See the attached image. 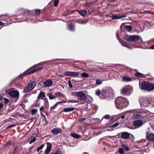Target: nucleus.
<instances>
[{"instance_id":"1","label":"nucleus","mask_w":154,"mask_h":154,"mask_svg":"<svg viewBox=\"0 0 154 154\" xmlns=\"http://www.w3.org/2000/svg\"><path fill=\"white\" fill-rule=\"evenodd\" d=\"M115 103L117 108L118 109L123 108L128 105L127 100L122 97L116 98L115 100Z\"/></svg>"},{"instance_id":"2","label":"nucleus","mask_w":154,"mask_h":154,"mask_svg":"<svg viewBox=\"0 0 154 154\" xmlns=\"http://www.w3.org/2000/svg\"><path fill=\"white\" fill-rule=\"evenodd\" d=\"M72 96H76L78 99L80 101L85 102L87 99L86 95L84 91H81L77 92H73L72 93Z\"/></svg>"},{"instance_id":"3","label":"nucleus","mask_w":154,"mask_h":154,"mask_svg":"<svg viewBox=\"0 0 154 154\" xmlns=\"http://www.w3.org/2000/svg\"><path fill=\"white\" fill-rule=\"evenodd\" d=\"M140 88L143 90L150 91L154 88V85L151 83H149L145 81H143L141 85L139 84Z\"/></svg>"},{"instance_id":"4","label":"nucleus","mask_w":154,"mask_h":154,"mask_svg":"<svg viewBox=\"0 0 154 154\" xmlns=\"http://www.w3.org/2000/svg\"><path fill=\"white\" fill-rule=\"evenodd\" d=\"M113 93V90L111 88H106L102 92L103 97L104 98H108L111 96Z\"/></svg>"},{"instance_id":"5","label":"nucleus","mask_w":154,"mask_h":154,"mask_svg":"<svg viewBox=\"0 0 154 154\" xmlns=\"http://www.w3.org/2000/svg\"><path fill=\"white\" fill-rule=\"evenodd\" d=\"M139 102L141 106H144L145 107L152 106L151 103H152V102L147 98H144L142 100L140 99L139 100Z\"/></svg>"},{"instance_id":"6","label":"nucleus","mask_w":154,"mask_h":154,"mask_svg":"<svg viewBox=\"0 0 154 154\" xmlns=\"http://www.w3.org/2000/svg\"><path fill=\"white\" fill-rule=\"evenodd\" d=\"M7 93H8V94L13 98L17 100L19 97V94L17 91L15 90H8L6 91Z\"/></svg>"},{"instance_id":"7","label":"nucleus","mask_w":154,"mask_h":154,"mask_svg":"<svg viewBox=\"0 0 154 154\" xmlns=\"http://www.w3.org/2000/svg\"><path fill=\"white\" fill-rule=\"evenodd\" d=\"M64 75L71 77H76L80 74L79 72L66 71L63 73Z\"/></svg>"},{"instance_id":"8","label":"nucleus","mask_w":154,"mask_h":154,"mask_svg":"<svg viewBox=\"0 0 154 154\" xmlns=\"http://www.w3.org/2000/svg\"><path fill=\"white\" fill-rule=\"evenodd\" d=\"M37 82L35 81H32L28 84L27 86V89L28 91L33 90Z\"/></svg>"},{"instance_id":"9","label":"nucleus","mask_w":154,"mask_h":154,"mask_svg":"<svg viewBox=\"0 0 154 154\" xmlns=\"http://www.w3.org/2000/svg\"><path fill=\"white\" fill-rule=\"evenodd\" d=\"M144 123L143 121L138 120L134 121L133 124L136 128H137L142 125Z\"/></svg>"},{"instance_id":"10","label":"nucleus","mask_w":154,"mask_h":154,"mask_svg":"<svg viewBox=\"0 0 154 154\" xmlns=\"http://www.w3.org/2000/svg\"><path fill=\"white\" fill-rule=\"evenodd\" d=\"M137 35H127L126 36L125 38L126 40L128 41L131 42H135L136 41V38H137Z\"/></svg>"},{"instance_id":"11","label":"nucleus","mask_w":154,"mask_h":154,"mask_svg":"<svg viewBox=\"0 0 154 154\" xmlns=\"http://www.w3.org/2000/svg\"><path fill=\"white\" fill-rule=\"evenodd\" d=\"M146 138L149 140L154 141V134L151 132H147L146 133Z\"/></svg>"},{"instance_id":"12","label":"nucleus","mask_w":154,"mask_h":154,"mask_svg":"<svg viewBox=\"0 0 154 154\" xmlns=\"http://www.w3.org/2000/svg\"><path fill=\"white\" fill-rule=\"evenodd\" d=\"M130 88L128 86H125L122 88L121 90V92L122 94L124 95L129 92Z\"/></svg>"},{"instance_id":"13","label":"nucleus","mask_w":154,"mask_h":154,"mask_svg":"<svg viewBox=\"0 0 154 154\" xmlns=\"http://www.w3.org/2000/svg\"><path fill=\"white\" fill-rule=\"evenodd\" d=\"M43 84L45 87H48L52 84L53 82L51 79H48L44 82Z\"/></svg>"},{"instance_id":"14","label":"nucleus","mask_w":154,"mask_h":154,"mask_svg":"<svg viewBox=\"0 0 154 154\" xmlns=\"http://www.w3.org/2000/svg\"><path fill=\"white\" fill-rule=\"evenodd\" d=\"M61 131L60 129L57 128H55L52 129L51 131L52 134L54 135H57Z\"/></svg>"},{"instance_id":"15","label":"nucleus","mask_w":154,"mask_h":154,"mask_svg":"<svg viewBox=\"0 0 154 154\" xmlns=\"http://www.w3.org/2000/svg\"><path fill=\"white\" fill-rule=\"evenodd\" d=\"M47 148L45 151V154H48L51 151V145L50 143H47Z\"/></svg>"},{"instance_id":"16","label":"nucleus","mask_w":154,"mask_h":154,"mask_svg":"<svg viewBox=\"0 0 154 154\" xmlns=\"http://www.w3.org/2000/svg\"><path fill=\"white\" fill-rule=\"evenodd\" d=\"M130 136V134L127 132H123L122 134L121 137L124 139H128Z\"/></svg>"},{"instance_id":"17","label":"nucleus","mask_w":154,"mask_h":154,"mask_svg":"<svg viewBox=\"0 0 154 154\" xmlns=\"http://www.w3.org/2000/svg\"><path fill=\"white\" fill-rule=\"evenodd\" d=\"M126 17V15H123L120 16H118L116 14H112L111 16V18L113 20L119 19Z\"/></svg>"},{"instance_id":"18","label":"nucleus","mask_w":154,"mask_h":154,"mask_svg":"<svg viewBox=\"0 0 154 154\" xmlns=\"http://www.w3.org/2000/svg\"><path fill=\"white\" fill-rule=\"evenodd\" d=\"M77 11L80 15L83 17L85 16L87 13V11L85 10L81 11Z\"/></svg>"},{"instance_id":"19","label":"nucleus","mask_w":154,"mask_h":154,"mask_svg":"<svg viewBox=\"0 0 154 154\" xmlns=\"http://www.w3.org/2000/svg\"><path fill=\"white\" fill-rule=\"evenodd\" d=\"M47 96L48 97V98L49 99L51 100H53L55 99L56 98L57 96L54 95H53L51 93H48L47 94Z\"/></svg>"},{"instance_id":"20","label":"nucleus","mask_w":154,"mask_h":154,"mask_svg":"<svg viewBox=\"0 0 154 154\" xmlns=\"http://www.w3.org/2000/svg\"><path fill=\"white\" fill-rule=\"evenodd\" d=\"M36 72V69H35L32 70L27 73H26V72H25L23 73L22 74V75H26L30 74Z\"/></svg>"},{"instance_id":"21","label":"nucleus","mask_w":154,"mask_h":154,"mask_svg":"<svg viewBox=\"0 0 154 154\" xmlns=\"http://www.w3.org/2000/svg\"><path fill=\"white\" fill-rule=\"evenodd\" d=\"M122 80L123 81L129 82L131 80V79L130 77L124 76L122 77Z\"/></svg>"},{"instance_id":"22","label":"nucleus","mask_w":154,"mask_h":154,"mask_svg":"<svg viewBox=\"0 0 154 154\" xmlns=\"http://www.w3.org/2000/svg\"><path fill=\"white\" fill-rule=\"evenodd\" d=\"M135 75L138 77V78H143L145 77V76L142 73H141L139 72H137L135 74Z\"/></svg>"},{"instance_id":"23","label":"nucleus","mask_w":154,"mask_h":154,"mask_svg":"<svg viewBox=\"0 0 154 154\" xmlns=\"http://www.w3.org/2000/svg\"><path fill=\"white\" fill-rule=\"evenodd\" d=\"M135 119H140L141 118V115L138 113H136L134 114L132 116Z\"/></svg>"},{"instance_id":"24","label":"nucleus","mask_w":154,"mask_h":154,"mask_svg":"<svg viewBox=\"0 0 154 154\" xmlns=\"http://www.w3.org/2000/svg\"><path fill=\"white\" fill-rule=\"evenodd\" d=\"M71 136L73 137L74 138L79 139L81 138V136L78 134H76L74 133H71L70 134Z\"/></svg>"},{"instance_id":"25","label":"nucleus","mask_w":154,"mask_h":154,"mask_svg":"<svg viewBox=\"0 0 154 154\" xmlns=\"http://www.w3.org/2000/svg\"><path fill=\"white\" fill-rule=\"evenodd\" d=\"M68 26L69 29L70 31H73L75 27L71 23H69L68 24Z\"/></svg>"},{"instance_id":"26","label":"nucleus","mask_w":154,"mask_h":154,"mask_svg":"<svg viewBox=\"0 0 154 154\" xmlns=\"http://www.w3.org/2000/svg\"><path fill=\"white\" fill-rule=\"evenodd\" d=\"M75 108H65L63 109V111L64 112H68L73 111Z\"/></svg>"},{"instance_id":"27","label":"nucleus","mask_w":154,"mask_h":154,"mask_svg":"<svg viewBox=\"0 0 154 154\" xmlns=\"http://www.w3.org/2000/svg\"><path fill=\"white\" fill-rule=\"evenodd\" d=\"M88 19H87L86 20H78L76 21V22L79 23L81 24H84L86 23L88 21Z\"/></svg>"},{"instance_id":"28","label":"nucleus","mask_w":154,"mask_h":154,"mask_svg":"<svg viewBox=\"0 0 154 154\" xmlns=\"http://www.w3.org/2000/svg\"><path fill=\"white\" fill-rule=\"evenodd\" d=\"M45 96V93L43 91H40L37 97V98H39L41 97H44Z\"/></svg>"},{"instance_id":"29","label":"nucleus","mask_w":154,"mask_h":154,"mask_svg":"<svg viewBox=\"0 0 154 154\" xmlns=\"http://www.w3.org/2000/svg\"><path fill=\"white\" fill-rule=\"evenodd\" d=\"M137 38H136V41L138 43H140L142 42V39L141 37L138 35H137Z\"/></svg>"},{"instance_id":"30","label":"nucleus","mask_w":154,"mask_h":154,"mask_svg":"<svg viewBox=\"0 0 154 154\" xmlns=\"http://www.w3.org/2000/svg\"><path fill=\"white\" fill-rule=\"evenodd\" d=\"M125 27L126 30L128 31H130L132 29L131 26L129 25H125Z\"/></svg>"},{"instance_id":"31","label":"nucleus","mask_w":154,"mask_h":154,"mask_svg":"<svg viewBox=\"0 0 154 154\" xmlns=\"http://www.w3.org/2000/svg\"><path fill=\"white\" fill-rule=\"evenodd\" d=\"M81 76L84 78H87L89 76V75L86 72H83L81 74Z\"/></svg>"},{"instance_id":"32","label":"nucleus","mask_w":154,"mask_h":154,"mask_svg":"<svg viewBox=\"0 0 154 154\" xmlns=\"http://www.w3.org/2000/svg\"><path fill=\"white\" fill-rule=\"evenodd\" d=\"M119 125V123L118 122H116L115 124L111 126L110 127V128H114L118 126Z\"/></svg>"},{"instance_id":"33","label":"nucleus","mask_w":154,"mask_h":154,"mask_svg":"<svg viewBox=\"0 0 154 154\" xmlns=\"http://www.w3.org/2000/svg\"><path fill=\"white\" fill-rule=\"evenodd\" d=\"M122 147L126 151H128L129 150V147L125 145H122Z\"/></svg>"},{"instance_id":"34","label":"nucleus","mask_w":154,"mask_h":154,"mask_svg":"<svg viewBox=\"0 0 154 154\" xmlns=\"http://www.w3.org/2000/svg\"><path fill=\"white\" fill-rule=\"evenodd\" d=\"M44 144H42V145H41L40 146H39L37 149V152H38L40 150L42 149L43 147L44 146Z\"/></svg>"},{"instance_id":"35","label":"nucleus","mask_w":154,"mask_h":154,"mask_svg":"<svg viewBox=\"0 0 154 154\" xmlns=\"http://www.w3.org/2000/svg\"><path fill=\"white\" fill-rule=\"evenodd\" d=\"M102 83V81L101 80L97 79L96 80V84L97 85H100Z\"/></svg>"},{"instance_id":"36","label":"nucleus","mask_w":154,"mask_h":154,"mask_svg":"<svg viewBox=\"0 0 154 154\" xmlns=\"http://www.w3.org/2000/svg\"><path fill=\"white\" fill-rule=\"evenodd\" d=\"M58 104L57 103H55L54 105L53 106H51V107L50 108V110H53V109H55L57 106Z\"/></svg>"},{"instance_id":"37","label":"nucleus","mask_w":154,"mask_h":154,"mask_svg":"<svg viewBox=\"0 0 154 154\" xmlns=\"http://www.w3.org/2000/svg\"><path fill=\"white\" fill-rule=\"evenodd\" d=\"M55 94L56 95L55 96L57 97V96H63V95L60 92H57L55 93Z\"/></svg>"},{"instance_id":"38","label":"nucleus","mask_w":154,"mask_h":154,"mask_svg":"<svg viewBox=\"0 0 154 154\" xmlns=\"http://www.w3.org/2000/svg\"><path fill=\"white\" fill-rule=\"evenodd\" d=\"M59 0H54V6L55 7H56L58 5L59 3Z\"/></svg>"},{"instance_id":"39","label":"nucleus","mask_w":154,"mask_h":154,"mask_svg":"<svg viewBox=\"0 0 154 154\" xmlns=\"http://www.w3.org/2000/svg\"><path fill=\"white\" fill-rule=\"evenodd\" d=\"M37 112L36 109H33L31 111V114L32 115H35Z\"/></svg>"},{"instance_id":"40","label":"nucleus","mask_w":154,"mask_h":154,"mask_svg":"<svg viewBox=\"0 0 154 154\" xmlns=\"http://www.w3.org/2000/svg\"><path fill=\"white\" fill-rule=\"evenodd\" d=\"M36 138L35 137L32 138L29 141V144H31L32 143L34 142L36 140Z\"/></svg>"},{"instance_id":"41","label":"nucleus","mask_w":154,"mask_h":154,"mask_svg":"<svg viewBox=\"0 0 154 154\" xmlns=\"http://www.w3.org/2000/svg\"><path fill=\"white\" fill-rule=\"evenodd\" d=\"M95 94H96L98 96L99 95L101 94L100 90L99 89H97L95 91Z\"/></svg>"},{"instance_id":"42","label":"nucleus","mask_w":154,"mask_h":154,"mask_svg":"<svg viewBox=\"0 0 154 154\" xmlns=\"http://www.w3.org/2000/svg\"><path fill=\"white\" fill-rule=\"evenodd\" d=\"M119 152L121 154L124 153V150L122 148H119Z\"/></svg>"},{"instance_id":"43","label":"nucleus","mask_w":154,"mask_h":154,"mask_svg":"<svg viewBox=\"0 0 154 154\" xmlns=\"http://www.w3.org/2000/svg\"><path fill=\"white\" fill-rule=\"evenodd\" d=\"M127 115V114L126 113H124L122 115H121V116L119 117L120 118H121L122 119H124L125 116Z\"/></svg>"},{"instance_id":"44","label":"nucleus","mask_w":154,"mask_h":154,"mask_svg":"<svg viewBox=\"0 0 154 154\" xmlns=\"http://www.w3.org/2000/svg\"><path fill=\"white\" fill-rule=\"evenodd\" d=\"M35 14H40V11L38 9L35 10Z\"/></svg>"},{"instance_id":"45","label":"nucleus","mask_w":154,"mask_h":154,"mask_svg":"<svg viewBox=\"0 0 154 154\" xmlns=\"http://www.w3.org/2000/svg\"><path fill=\"white\" fill-rule=\"evenodd\" d=\"M43 69V67L42 66L40 67H39L38 68L36 69V72L37 71H39L41 70L42 69Z\"/></svg>"},{"instance_id":"46","label":"nucleus","mask_w":154,"mask_h":154,"mask_svg":"<svg viewBox=\"0 0 154 154\" xmlns=\"http://www.w3.org/2000/svg\"><path fill=\"white\" fill-rule=\"evenodd\" d=\"M68 84L69 85V86L70 88H71L72 87V85L71 83V82L70 80H69L68 81Z\"/></svg>"},{"instance_id":"47","label":"nucleus","mask_w":154,"mask_h":154,"mask_svg":"<svg viewBox=\"0 0 154 154\" xmlns=\"http://www.w3.org/2000/svg\"><path fill=\"white\" fill-rule=\"evenodd\" d=\"M5 103L6 104H7L9 101V100L6 98H4Z\"/></svg>"},{"instance_id":"48","label":"nucleus","mask_w":154,"mask_h":154,"mask_svg":"<svg viewBox=\"0 0 154 154\" xmlns=\"http://www.w3.org/2000/svg\"><path fill=\"white\" fill-rule=\"evenodd\" d=\"M109 115H106L103 118H103H105L106 119H109Z\"/></svg>"},{"instance_id":"49","label":"nucleus","mask_w":154,"mask_h":154,"mask_svg":"<svg viewBox=\"0 0 154 154\" xmlns=\"http://www.w3.org/2000/svg\"><path fill=\"white\" fill-rule=\"evenodd\" d=\"M15 125H14V124L11 125H9L7 127V128H12L14 127V126Z\"/></svg>"},{"instance_id":"50","label":"nucleus","mask_w":154,"mask_h":154,"mask_svg":"<svg viewBox=\"0 0 154 154\" xmlns=\"http://www.w3.org/2000/svg\"><path fill=\"white\" fill-rule=\"evenodd\" d=\"M52 154H61L60 151H57L56 152H54L52 153Z\"/></svg>"},{"instance_id":"51","label":"nucleus","mask_w":154,"mask_h":154,"mask_svg":"<svg viewBox=\"0 0 154 154\" xmlns=\"http://www.w3.org/2000/svg\"><path fill=\"white\" fill-rule=\"evenodd\" d=\"M85 118H81V119H79V121L80 122H82L83 121H85Z\"/></svg>"},{"instance_id":"52","label":"nucleus","mask_w":154,"mask_h":154,"mask_svg":"<svg viewBox=\"0 0 154 154\" xmlns=\"http://www.w3.org/2000/svg\"><path fill=\"white\" fill-rule=\"evenodd\" d=\"M3 106V104L2 103H0V110L2 108Z\"/></svg>"},{"instance_id":"53","label":"nucleus","mask_w":154,"mask_h":154,"mask_svg":"<svg viewBox=\"0 0 154 154\" xmlns=\"http://www.w3.org/2000/svg\"><path fill=\"white\" fill-rule=\"evenodd\" d=\"M123 46H125V47H127V48H131V47H130L129 46H128V45H125V44H123Z\"/></svg>"},{"instance_id":"54","label":"nucleus","mask_w":154,"mask_h":154,"mask_svg":"<svg viewBox=\"0 0 154 154\" xmlns=\"http://www.w3.org/2000/svg\"><path fill=\"white\" fill-rule=\"evenodd\" d=\"M43 109H44V107H43V106H42L40 108L39 110L40 111H42V110H43Z\"/></svg>"},{"instance_id":"55","label":"nucleus","mask_w":154,"mask_h":154,"mask_svg":"<svg viewBox=\"0 0 154 154\" xmlns=\"http://www.w3.org/2000/svg\"><path fill=\"white\" fill-rule=\"evenodd\" d=\"M150 48L152 49H154V44L152 45L150 47Z\"/></svg>"},{"instance_id":"56","label":"nucleus","mask_w":154,"mask_h":154,"mask_svg":"<svg viewBox=\"0 0 154 154\" xmlns=\"http://www.w3.org/2000/svg\"><path fill=\"white\" fill-rule=\"evenodd\" d=\"M4 23L0 21V26H2L4 25Z\"/></svg>"},{"instance_id":"57","label":"nucleus","mask_w":154,"mask_h":154,"mask_svg":"<svg viewBox=\"0 0 154 154\" xmlns=\"http://www.w3.org/2000/svg\"><path fill=\"white\" fill-rule=\"evenodd\" d=\"M1 20L2 21H6L7 20V18H3V19H2Z\"/></svg>"},{"instance_id":"58","label":"nucleus","mask_w":154,"mask_h":154,"mask_svg":"<svg viewBox=\"0 0 154 154\" xmlns=\"http://www.w3.org/2000/svg\"><path fill=\"white\" fill-rule=\"evenodd\" d=\"M58 76H59V77H64V75H58Z\"/></svg>"},{"instance_id":"59","label":"nucleus","mask_w":154,"mask_h":154,"mask_svg":"<svg viewBox=\"0 0 154 154\" xmlns=\"http://www.w3.org/2000/svg\"><path fill=\"white\" fill-rule=\"evenodd\" d=\"M45 102H46V103H48V101L47 98L45 100Z\"/></svg>"},{"instance_id":"60","label":"nucleus","mask_w":154,"mask_h":154,"mask_svg":"<svg viewBox=\"0 0 154 154\" xmlns=\"http://www.w3.org/2000/svg\"><path fill=\"white\" fill-rule=\"evenodd\" d=\"M2 99H3V97L2 96L0 95V100H1Z\"/></svg>"},{"instance_id":"61","label":"nucleus","mask_w":154,"mask_h":154,"mask_svg":"<svg viewBox=\"0 0 154 154\" xmlns=\"http://www.w3.org/2000/svg\"><path fill=\"white\" fill-rule=\"evenodd\" d=\"M116 36L117 38H118V32H117L116 33Z\"/></svg>"},{"instance_id":"62","label":"nucleus","mask_w":154,"mask_h":154,"mask_svg":"<svg viewBox=\"0 0 154 154\" xmlns=\"http://www.w3.org/2000/svg\"><path fill=\"white\" fill-rule=\"evenodd\" d=\"M3 15H0V17H2V16Z\"/></svg>"},{"instance_id":"63","label":"nucleus","mask_w":154,"mask_h":154,"mask_svg":"<svg viewBox=\"0 0 154 154\" xmlns=\"http://www.w3.org/2000/svg\"><path fill=\"white\" fill-rule=\"evenodd\" d=\"M113 119V118H112V119H110V120H111V121H112Z\"/></svg>"},{"instance_id":"64","label":"nucleus","mask_w":154,"mask_h":154,"mask_svg":"<svg viewBox=\"0 0 154 154\" xmlns=\"http://www.w3.org/2000/svg\"><path fill=\"white\" fill-rule=\"evenodd\" d=\"M129 92H130V93H131V92H132V91H131V92L130 91H129Z\"/></svg>"}]
</instances>
